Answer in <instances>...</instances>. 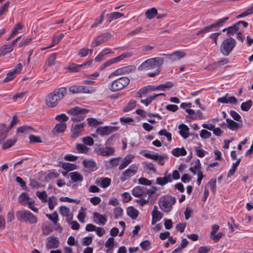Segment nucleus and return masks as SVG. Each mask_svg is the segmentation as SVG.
<instances>
[{
	"label": "nucleus",
	"instance_id": "0eeeda50",
	"mask_svg": "<svg viewBox=\"0 0 253 253\" xmlns=\"http://www.w3.org/2000/svg\"><path fill=\"white\" fill-rule=\"evenodd\" d=\"M130 83L129 79L126 77H121L114 81L109 87V89L113 92L124 88Z\"/></svg>",
	"mask_w": 253,
	"mask_h": 253
},
{
	"label": "nucleus",
	"instance_id": "a18cd8bd",
	"mask_svg": "<svg viewBox=\"0 0 253 253\" xmlns=\"http://www.w3.org/2000/svg\"><path fill=\"white\" fill-rule=\"evenodd\" d=\"M201 165L200 163V161L199 159H197L195 161V166L193 167H191L189 169V170L194 174H196V170L199 171V169H201Z\"/></svg>",
	"mask_w": 253,
	"mask_h": 253
},
{
	"label": "nucleus",
	"instance_id": "4468645a",
	"mask_svg": "<svg viewBox=\"0 0 253 253\" xmlns=\"http://www.w3.org/2000/svg\"><path fill=\"white\" fill-rule=\"evenodd\" d=\"M59 239L53 236H50L47 238L46 247L48 249H55L59 247Z\"/></svg>",
	"mask_w": 253,
	"mask_h": 253
},
{
	"label": "nucleus",
	"instance_id": "f257e3e1",
	"mask_svg": "<svg viewBox=\"0 0 253 253\" xmlns=\"http://www.w3.org/2000/svg\"><path fill=\"white\" fill-rule=\"evenodd\" d=\"M67 93L66 87H62L54 90L45 98V104L48 107L53 108L57 106L59 101L62 100Z\"/></svg>",
	"mask_w": 253,
	"mask_h": 253
},
{
	"label": "nucleus",
	"instance_id": "2f4dec72",
	"mask_svg": "<svg viewBox=\"0 0 253 253\" xmlns=\"http://www.w3.org/2000/svg\"><path fill=\"white\" fill-rule=\"evenodd\" d=\"M132 55V53L131 52L124 53H122L120 56L112 59V60L113 63H115L118 62L119 61H120L126 58L130 57Z\"/></svg>",
	"mask_w": 253,
	"mask_h": 253
},
{
	"label": "nucleus",
	"instance_id": "cd10ccee",
	"mask_svg": "<svg viewBox=\"0 0 253 253\" xmlns=\"http://www.w3.org/2000/svg\"><path fill=\"white\" fill-rule=\"evenodd\" d=\"M157 15V10L154 7L148 9L145 12V16L148 19H152Z\"/></svg>",
	"mask_w": 253,
	"mask_h": 253
},
{
	"label": "nucleus",
	"instance_id": "72a5a7b5",
	"mask_svg": "<svg viewBox=\"0 0 253 253\" xmlns=\"http://www.w3.org/2000/svg\"><path fill=\"white\" fill-rule=\"evenodd\" d=\"M108 126H101L98 127L96 132L101 135H109L110 134V131Z\"/></svg>",
	"mask_w": 253,
	"mask_h": 253
},
{
	"label": "nucleus",
	"instance_id": "ddd939ff",
	"mask_svg": "<svg viewBox=\"0 0 253 253\" xmlns=\"http://www.w3.org/2000/svg\"><path fill=\"white\" fill-rule=\"evenodd\" d=\"M69 90L73 94L90 92L89 88L84 85H72L69 87Z\"/></svg>",
	"mask_w": 253,
	"mask_h": 253
},
{
	"label": "nucleus",
	"instance_id": "774afa93",
	"mask_svg": "<svg viewBox=\"0 0 253 253\" xmlns=\"http://www.w3.org/2000/svg\"><path fill=\"white\" fill-rule=\"evenodd\" d=\"M211 135V133L206 129H202L200 134V136L204 139L210 138Z\"/></svg>",
	"mask_w": 253,
	"mask_h": 253
},
{
	"label": "nucleus",
	"instance_id": "9b49d317",
	"mask_svg": "<svg viewBox=\"0 0 253 253\" xmlns=\"http://www.w3.org/2000/svg\"><path fill=\"white\" fill-rule=\"evenodd\" d=\"M115 148L111 147H100L95 149V151L97 155L109 156L113 155Z\"/></svg>",
	"mask_w": 253,
	"mask_h": 253
},
{
	"label": "nucleus",
	"instance_id": "8fccbe9b",
	"mask_svg": "<svg viewBox=\"0 0 253 253\" xmlns=\"http://www.w3.org/2000/svg\"><path fill=\"white\" fill-rule=\"evenodd\" d=\"M86 210V208L82 207L77 216L78 220L82 223L84 222V218L85 217V213L84 211Z\"/></svg>",
	"mask_w": 253,
	"mask_h": 253
},
{
	"label": "nucleus",
	"instance_id": "412c9836",
	"mask_svg": "<svg viewBox=\"0 0 253 253\" xmlns=\"http://www.w3.org/2000/svg\"><path fill=\"white\" fill-rule=\"evenodd\" d=\"M171 181V176L170 174L166 175L164 177H159L156 179V183L160 185H164L169 182Z\"/></svg>",
	"mask_w": 253,
	"mask_h": 253
},
{
	"label": "nucleus",
	"instance_id": "f03ea898",
	"mask_svg": "<svg viewBox=\"0 0 253 253\" xmlns=\"http://www.w3.org/2000/svg\"><path fill=\"white\" fill-rule=\"evenodd\" d=\"M164 60L162 57H155L148 59L138 67V70H149L155 68H160L164 64Z\"/></svg>",
	"mask_w": 253,
	"mask_h": 253
},
{
	"label": "nucleus",
	"instance_id": "de8ad7c7",
	"mask_svg": "<svg viewBox=\"0 0 253 253\" xmlns=\"http://www.w3.org/2000/svg\"><path fill=\"white\" fill-rule=\"evenodd\" d=\"M87 121L89 126H96L98 125H101L103 124V122L101 121H99L97 120L95 118H87Z\"/></svg>",
	"mask_w": 253,
	"mask_h": 253
},
{
	"label": "nucleus",
	"instance_id": "c756f323",
	"mask_svg": "<svg viewBox=\"0 0 253 253\" xmlns=\"http://www.w3.org/2000/svg\"><path fill=\"white\" fill-rule=\"evenodd\" d=\"M71 179L74 182L82 181L83 180V176L77 171L70 173Z\"/></svg>",
	"mask_w": 253,
	"mask_h": 253
},
{
	"label": "nucleus",
	"instance_id": "49530a36",
	"mask_svg": "<svg viewBox=\"0 0 253 253\" xmlns=\"http://www.w3.org/2000/svg\"><path fill=\"white\" fill-rule=\"evenodd\" d=\"M253 105V101L249 100L245 102H243L241 105V108L243 111H248Z\"/></svg>",
	"mask_w": 253,
	"mask_h": 253
},
{
	"label": "nucleus",
	"instance_id": "338daca9",
	"mask_svg": "<svg viewBox=\"0 0 253 253\" xmlns=\"http://www.w3.org/2000/svg\"><path fill=\"white\" fill-rule=\"evenodd\" d=\"M138 183L144 185L150 186L152 184V181L151 180H149L144 177H141L139 178Z\"/></svg>",
	"mask_w": 253,
	"mask_h": 253
},
{
	"label": "nucleus",
	"instance_id": "f8f14e48",
	"mask_svg": "<svg viewBox=\"0 0 253 253\" xmlns=\"http://www.w3.org/2000/svg\"><path fill=\"white\" fill-rule=\"evenodd\" d=\"M135 68V67L133 66H127L123 67L122 68H119L115 70V71L111 73L109 75L108 77L109 78H111L113 76L122 75L125 73H129L132 70H134Z\"/></svg>",
	"mask_w": 253,
	"mask_h": 253
},
{
	"label": "nucleus",
	"instance_id": "bb28decb",
	"mask_svg": "<svg viewBox=\"0 0 253 253\" xmlns=\"http://www.w3.org/2000/svg\"><path fill=\"white\" fill-rule=\"evenodd\" d=\"M239 30V27L237 25L236 23H235L227 28V34L229 36H233L234 34H237Z\"/></svg>",
	"mask_w": 253,
	"mask_h": 253
},
{
	"label": "nucleus",
	"instance_id": "473e14b6",
	"mask_svg": "<svg viewBox=\"0 0 253 253\" xmlns=\"http://www.w3.org/2000/svg\"><path fill=\"white\" fill-rule=\"evenodd\" d=\"M124 16V14L119 12H114L113 13H111L107 15L108 17V21L109 22H111L112 20H114L115 19H117L119 18H120Z\"/></svg>",
	"mask_w": 253,
	"mask_h": 253
},
{
	"label": "nucleus",
	"instance_id": "4d7b16f0",
	"mask_svg": "<svg viewBox=\"0 0 253 253\" xmlns=\"http://www.w3.org/2000/svg\"><path fill=\"white\" fill-rule=\"evenodd\" d=\"M141 248L145 251L149 250L151 248V243L148 240H145L140 243Z\"/></svg>",
	"mask_w": 253,
	"mask_h": 253
},
{
	"label": "nucleus",
	"instance_id": "13d9d810",
	"mask_svg": "<svg viewBox=\"0 0 253 253\" xmlns=\"http://www.w3.org/2000/svg\"><path fill=\"white\" fill-rule=\"evenodd\" d=\"M36 195L43 202L45 203L47 202V194L45 191L42 192L37 191Z\"/></svg>",
	"mask_w": 253,
	"mask_h": 253
},
{
	"label": "nucleus",
	"instance_id": "6e6552de",
	"mask_svg": "<svg viewBox=\"0 0 253 253\" xmlns=\"http://www.w3.org/2000/svg\"><path fill=\"white\" fill-rule=\"evenodd\" d=\"M30 199L28 194L27 193H23L20 196L19 202L23 205H28V207L35 212H38L39 210L35 207H32L35 202L34 201H28Z\"/></svg>",
	"mask_w": 253,
	"mask_h": 253
},
{
	"label": "nucleus",
	"instance_id": "393cba45",
	"mask_svg": "<svg viewBox=\"0 0 253 253\" xmlns=\"http://www.w3.org/2000/svg\"><path fill=\"white\" fill-rule=\"evenodd\" d=\"M172 154L175 157H179L180 156H185L187 154V151L184 148H176L172 150Z\"/></svg>",
	"mask_w": 253,
	"mask_h": 253
},
{
	"label": "nucleus",
	"instance_id": "6ab92c4d",
	"mask_svg": "<svg viewBox=\"0 0 253 253\" xmlns=\"http://www.w3.org/2000/svg\"><path fill=\"white\" fill-rule=\"evenodd\" d=\"M178 128L180 129L179 133L182 137L184 139H186L189 137V133L188 131L189 128L186 125L181 124L178 126Z\"/></svg>",
	"mask_w": 253,
	"mask_h": 253
},
{
	"label": "nucleus",
	"instance_id": "a878e982",
	"mask_svg": "<svg viewBox=\"0 0 253 253\" xmlns=\"http://www.w3.org/2000/svg\"><path fill=\"white\" fill-rule=\"evenodd\" d=\"M64 35L63 33H61L58 36L56 37H54L52 39L53 43L52 44L49 45V46L43 47L42 48V50H45L46 49L50 48L54 46L55 45L59 43V42L62 39V38L64 37Z\"/></svg>",
	"mask_w": 253,
	"mask_h": 253
},
{
	"label": "nucleus",
	"instance_id": "f704fd0d",
	"mask_svg": "<svg viewBox=\"0 0 253 253\" xmlns=\"http://www.w3.org/2000/svg\"><path fill=\"white\" fill-rule=\"evenodd\" d=\"M152 219L151 221V224L152 225L155 224L157 221H159L162 218V214L160 212H152Z\"/></svg>",
	"mask_w": 253,
	"mask_h": 253
},
{
	"label": "nucleus",
	"instance_id": "c9c22d12",
	"mask_svg": "<svg viewBox=\"0 0 253 253\" xmlns=\"http://www.w3.org/2000/svg\"><path fill=\"white\" fill-rule=\"evenodd\" d=\"M83 164L84 168L87 169H93L96 167V163L95 161L92 160H84Z\"/></svg>",
	"mask_w": 253,
	"mask_h": 253
},
{
	"label": "nucleus",
	"instance_id": "c85d7f7f",
	"mask_svg": "<svg viewBox=\"0 0 253 253\" xmlns=\"http://www.w3.org/2000/svg\"><path fill=\"white\" fill-rule=\"evenodd\" d=\"M84 65H78L75 63H72L69 65L66 68L70 71V72H78L80 69L83 67Z\"/></svg>",
	"mask_w": 253,
	"mask_h": 253
},
{
	"label": "nucleus",
	"instance_id": "20e7f679",
	"mask_svg": "<svg viewBox=\"0 0 253 253\" xmlns=\"http://www.w3.org/2000/svg\"><path fill=\"white\" fill-rule=\"evenodd\" d=\"M17 219L21 222H27L30 224H36L38 222V218L32 212L26 210L17 211L16 212Z\"/></svg>",
	"mask_w": 253,
	"mask_h": 253
},
{
	"label": "nucleus",
	"instance_id": "69168bd1",
	"mask_svg": "<svg viewBox=\"0 0 253 253\" xmlns=\"http://www.w3.org/2000/svg\"><path fill=\"white\" fill-rule=\"evenodd\" d=\"M144 168L153 172H156L155 166L153 163L144 162L143 163Z\"/></svg>",
	"mask_w": 253,
	"mask_h": 253
},
{
	"label": "nucleus",
	"instance_id": "e2e57ef3",
	"mask_svg": "<svg viewBox=\"0 0 253 253\" xmlns=\"http://www.w3.org/2000/svg\"><path fill=\"white\" fill-rule=\"evenodd\" d=\"M216 179L214 178H212L210 180L209 182L208 185L210 187V188L212 190L213 193H215L216 192Z\"/></svg>",
	"mask_w": 253,
	"mask_h": 253
},
{
	"label": "nucleus",
	"instance_id": "58836bf2",
	"mask_svg": "<svg viewBox=\"0 0 253 253\" xmlns=\"http://www.w3.org/2000/svg\"><path fill=\"white\" fill-rule=\"evenodd\" d=\"M240 161H241V159H238L235 163H234L232 164V168L230 169V170H229V171L228 172V174H227L228 177L231 176L234 174V172L236 171L237 167L240 164Z\"/></svg>",
	"mask_w": 253,
	"mask_h": 253
},
{
	"label": "nucleus",
	"instance_id": "423d86ee",
	"mask_svg": "<svg viewBox=\"0 0 253 253\" xmlns=\"http://www.w3.org/2000/svg\"><path fill=\"white\" fill-rule=\"evenodd\" d=\"M236 41L230 37L224 40L220 44V52L224 56L229 55L236 45Z\"/></svg>",
	"mask_w": 253,
	"mask_h": 253
},
{
	"label": "nucleus",
	"instance_id": "7c9ffc66",
	"mask_svg": "<svg viewBox=\"0 0 253 253\" xmlns=\"http://www.w3.org/2000/svg\"><path fill=\"white\" fill-rule=\"evenodd\" d=\"M93 50L89 48H82L78 52V55L81 57H84L88 55H91Z\"/></svg>",
	"mask_w": 253,
	"mask_h": 253
},
{
	"label": "nucleus",
	"instance_id": "603ef678",
	"mask_svg": "<svg viewBox=\"0 0 253 253\" xmlns=\"http://www.w3.org/2000/svg\"><path fill=\"white\" fill-rule=\"evenodd\" d=\"M46 216L52 221L54 224H56L58 220V216L56 211H54L52 214H46Z\"/></svg>",
	"mask_w": 253,
	"mask_h": 253
},
{
	"label": "nucleus",
	"instance_id": "79ce46f5",
	"mask_svg": "<svg viewBox=\"0 0 253 253\" xmlns=\"http://www.w3.org/2000/svg\"><path fill=\"white\" fill-rule=\"evenodd\" d=\"M56 59V53H54L50 55L46 60V64L48 66H51L55 64V61Z\"/></svg>",
	"mask_w": 253,
	"mask_h": 253
},
{
	"label": "nucleus",
	"instance_id": "0e129e2a",
	"mask_svg": "<svg viewBox=\"0 0 253 253\" xmlns=\"http://www.w3.org/2000/svg\"><path fill=\"white\" fill-rule=\"evenodd\" d=\"M221 34V32L214 33L211 34L209 38L213 41V42L215 44V45L217 44V40L218 36Z\"/></svg>",
	"mask_w": 253,
	"mask_h": 253
},
{
	"label": "nucleus",
	"instance_id": "b1692460",
	"mask_svg": "<svg viewBox=\"0 0 253 253\" xmlns=\"http://www.w3.org/2000/svg\"><path fill=\"white\" fill-rule=\"evenodd\" d=\"M67 128V124L64 122H61L57 124L53 129V131L54 130L58 133L63 132Z\"/></svg>",
	"mask_w": 253,
	"mask_h": 253
},
{
	"label": "nucleus",
	"instance_id": "e433bc0d",
	"mask_svg": "<svg viewBox=\"0 0 253 253\" xmlns=\"http://www.w3.org/2000/svg\"><path fill=\"white\" fill-rule=\"evenodd\" d=\"M76 148L78 152L80 153L86 154L89 150V148L83 144L77 143Z\"/></svg>",
	"mask_w": 253,
	"mask_h": 253
},
{
	"label": "nucleus",
	"instance_id": "39448f33",
	"mask_svg": "<svg viewBox=\"0 0 253 253\" xmlns=\"http://www.w3.org/2000/svg\"><path fill=\"white\" fill-rule=\"evenodd\" d=\"M89 112V110L79 107H74L67 111L69 114L74 116L71 118L73 122H80L85 117V114Z\"/></svg>",
	"mask_w": 253,
	"mask_h": 253
},
{
	"label": "nucleus",
	"instance_id": "4c0bfd02",
	"mask_svg": "<svg viewBox=\"0 0 253 253\" xmlns=\"http://www.w3.org/2000/svg\"><path fill=\"white\" fill-rule=\"evenodd\" d=\"M16 142V139H10L7 140L5 142H4L2 146V148L3 149H6L12 146Z\"/></svg>",
	"mask_w": 253,
	"mask_h": 253
},
{
	"label": "nucleus",
	"instance_id": "dca6fc26",
	"mask_svg": "<svg viewBox=\"0 0 253 253\" xmlns=\"http://www.w3.org/2000/svg\"><path fill=\"white\" fill-rule=\"evenodd\" d=\"M93 219L94 222L99 224L105 225L107 221V217L105 214L102 215L96 212L93 213Z\"/></svg>",
	"mask_w": 253,
	"mask_h": 253
},
{
	"label": "nucleus",
	"instance_id": "bf43d9fd",
	"mask_svg": "<svg viewBox=\"0 0 253 253\" xmlns=\"http://www.w3.org/2000/svg\"><path fill=\"white\" fill-rule=\"evenodd\" d=\"M111 181V180L110 178L108 177L102 178L101 179L100 185L102 188H105L110 185Z\"/></svg>",
	"mask_w": 253,
	"mask_h": 253
},
{
	"label": "nucleus",
	"instance_id": "a19ab883",
	"mask_svg": "<svg viewBox=\"0 0 253 253\" xmlns=\"http://www.w3.org/2000/svg\"><path fill=\"white\" fill-rule=\"evenodd\" d=\"M13 46L11 44L10 45H5L3 46L1 53H0V56H4L7 53H10L13 50Z\"/></svg>",
	"mask_w": 253,
	"mask_h": 253
},
{
	"label": "nucleus",
	"instance_id": "a211bd4d",
	"mask_svg": "<svg viewBox=\"0 0 253 253\" xmlns=\"http://www.w3.org/2000/svg\"><path fill=\"white\" fill-rule=\"evenodd\" d=\"M145 188L141 186L135 187L132 191V195L135 197L145 196Z\"/></svg>",
	"mask_w": 253,
	"mask_h": 253
},
{
	"label": "nucleus",
	"instance_id": "f3484780",
	"mask_svg": "<svg viewBox=\"0 0 253 253\" xmlns=\"http://www.w3.org/2000/svg\"><path fill=\"white\" fill-rule=\"evenodd\" d=\"M226 121L227 122V127L232 130H236L243 126L242 122L238 123L230 119H226Z\"/></svg>",
	"mask_w": 253,
	"mask_h": 253
},
{
	"label": "nucleus",
	"instance_id": "680f3d73",
	"mask_svg": "<svg viewBox=\"0 0 253 253\" xmlns=\"http://www.w3.org/2000/svg\"><path fill=\"white\" fill-rule=\"evenodd\" d=\"M15 74L16 73L12 70L10 71L9 72L7 73L6 77L3 80V82L6 83L12 80L13 79L15 78Z\"/></svg>",
	"mask_w": 253,
	"mask_h": 253
},
{
	"label": "nucleus",
	"instance_id": "7ed1b4c3",
	"mask_svg": "<svg viewBox=\"0 0 253 253\" xmlns=\"http://www.w3.org/2000/svg\"><path fill=\"white\" fill-rule=\"evenodd\" d=\"M176 202V198L170 195H167L161 197L159 201L160 209L165 212L170 211L172 206Z\"/></svg>",
	"mask_w": 253,
	"mask_h": 253
},
{
	"label": "nucleus",
	"instance_id": "ea45409f",
	"mask_svg": "<svg viewBox=\"0 0 253 253\" xmlns=\"http://www.w3.org/2000/svg\"><path fill=\"white\" fill-rule=\"evenodd\" d=\"M105 245L106 248H109L106 251L107 253H108L110 250L112 251L114 246V238L113 237L109 238L106 241Z\"/></svg>",
	"mask_w": 253,
	"mask_h": 253
},
{
	"label": "nucleus",
	"instance_id": "5701e85b",
	"mask_svg": "<svg viewBox=\"0 0 253 253\" xmlns=\"http://www.w3.org/2000/svg\"><path fill=\"white\" fill-rule=\"evenodd\" d=\"M127 215L133 219H135L138 217L139 211L133 207H129L127 209Z\"/></svg>",
	"mask_w": 253,
	"mask_h": 253
},
{
	"label": "nucleus",
	"instance_id": "864d4df0",
	"mask_svg": "<svg viewBox=\"0 0 253 253\" xmlns=\"http://www.w3.org/2000/svg\"><path fill=\"white\" fill-rule=\"evenodd\" d=\"M136 106V101L134 100H130L127 105L123 109L124 112H127L132 110L135 108Z\"/></svg>",
	"mask_w": 253,
	"mask_h": 253
},
{
	"label": "nucleus",
	"instance_id": "4be33fe9",
	"mask_svg": "<svg viewBox=\"0 0 253 253\" xmlns=\"http://www.w3.org/2000/svg\"><path fill=\"white\" fill-rule=\"evenodd\" d=\"M9 128L4 124H0V141H3L7 136Z\"/></svg>",
	"mask_w": 253,
	"mask_h": 253
},
{
	"label": "nucleus",
	"instance_id": "052dcab7",
	"mask_svg": "<svg viewBox=\"0 0 253 253\" xmlns=\"http://www.w3.org/2000/svg\"><path fill=\"white\" fill-rule=\"evenodd\" d=\"M16 181L20 184L21 188L23 190L28 191L27 189V187L26 186V183L25 181H24L21 177L19 176H17L16 177Z\"/></svg>",
	"mask_w": 253,
	"mask_h": 253
},
{
	"label": "nucleus",
	"instance_id": "2eb2a0df",
	"mask_svg": "<svg viewBox=\"0 0 253 253\" xmlns=\"http://www.w3.org/2000/svg\"><path fill=\"white\" fill-rule=\"evenodd\" d=\"M110 38V35L106 33L97 37L91 44L92 47H96L107 42Z\"/></svg>",
	"mask_w": 253,
	"mask_h": 253
},
{
	"label": "nucleus",
	"instance_id": "c03bdc74",
	"mask_svg": "<svg viewBox=\"0 0 253 253\" xmlns=\"http://www.w3.org/2000/svg\"><path fill=\"white\" fill-rule=\"evenodd\" d=\"M173 86V84L172 82H167L165 84H161L156 86L157 90H164L165 88H171Z\"/></svg>",
	"mask_w": 253,
	"mask_h": 253
},
{
	"label": "nucleus",
	"instance_id": "09e8293b",
	"mask_svg": "<svg viewBox=\"0 0 253 253\" xmlns=\"http://www.w3.org/2000/svg\"><path fill=\"white\" fill-rule=\"evenodd\" d=\"M33 130V128L31 126H23L21 127H18L17 131L18 132L27 133L28 132H31Z\"/></svg>",
	"mask_w": 253,
	"mask_h": 253
},
{
	"label": "nucleus",
	"instance_id": "9d476101",
	"mask_svg": "<svg viewBox=\"0 0 253 253\" xmlns=\"http://www.w3.org/2000/svg\"><path fill=\"white\" fill-rule=\"evenodd\" d=\"M143 156L146 158L157 161L158 164L161 166H164L165 165V160L167 159V156L161 155L158 153L155 154L145 153Z\"/></svg>",
	"mask_w": 253,
	"mask_h": 253
},
{
	"label": "nucleus",
	"instance_id": "6e6d98bb",
	"mask_svg": "<svg viewBox=\"0 0 253 253\" xmlns=\"http://www.w3.org/2000/svg\"><path fill=\"white\" fill-rule=\"evenodd\" d=\"M229 19L228 17H225L221 19L218 20L215 23H213L214 28L221 27L225 23L226 21Z\"/></svg>",
	"mask_w": 253,
	"mask_h": 253
},
{
	"label": "nucleus",
	"instance_id": "3c124183",
	"mask_svg": "<svg viewBox=\"0 0 253 253\" xmlns=\"http://www.w3.org/2000/svg\"><path fill=\"white\" fill-rule=\"evenodd\" d=\"M201 147L202 144L201 143H199L198 144V146L194 147V150L196 152V155L200 158L204 157L205 153V151L204 150L201 149Z\"/></svg>",
	"mask_w": 253,
	"mask_h": 253
},
{
	"label": "nucleus",
	"instance_id": "1a4fd4ad",
	"mask_svg": "<svg viewBox=\"0 0 253 253\" xmlns=\"http://www.w3.org/2000/svg\"><path fill=\"white\" fill-rule=\"evenodd\" d=\"M137 170V167L134 164L130 165L129 168L125 170L121 177V180L123 182L129 178L131 176L134 175Z\"/></svg>",
	"mask_w": 253,
	"mask_h": 253
},
{
	"label": "nucleus",
	"instance_id": "37998d69",
	"mask_svg": "<svg viewBox=\"0 0 253 253\" xmlns=\"http://www.w3.org/2000/svg\"><path fill=\"white\" fill-rule=\"evenodd\" d=\"M76 165L73 164L64 163L62 164V168L67 171H71L76 169Z\"/></svg>",
	"mask_w": 253,
	"mask_h": 253
},
{
	"label": "nucleus",
	"instance_id": "aec40b11",
	"mask_svg": "<svg viewBox=\"0 0 253 253\" xmlns=\"http://www.w3.org/2000/svg\"><path fill=\"white\" fill-rule=\"evenodd\" d=\"M133 156L132 155H127L126 156L122 164L120 165L119 169L122 170L126 168L129 164L131 163Z\"/></svg>",
	"mask_w": 253,
	"mask_h": 253
},
{
	"label": "nucleus",
	"instance_id": "5fc2aeb1",
	"mask_svg": "<svg viewBox=\"0 0 253 253\" xmlns=\"http://www.w3.org/2000/svg\"><path fill=\"white\" fill-rule=\"evenodd\" d=\"M47 201H48L49 209L50 210H52L54 209V206L55 205H56L57 204V201H56V199L54 196L49 197L48 199V200H47Z\"/></svg>",
	"mask_w": 253,
	"mask_h": 253
}]
</instances>
